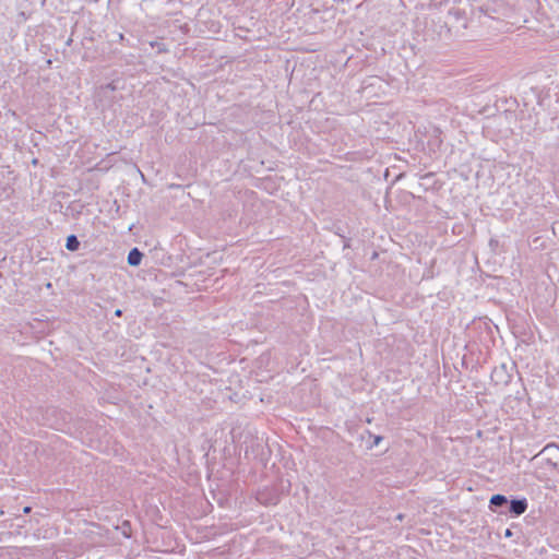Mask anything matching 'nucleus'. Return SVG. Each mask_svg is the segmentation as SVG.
I'll list each match as a JSON object with an SVG mask.
<instances>
[{"label":"nucleus","mask_w":559,"mask_h":559,"mask_svg":"<svg viewBox=\"0 0 559 559\" xmlns=\"http://www.w3.org/2000/svg\"><path fill=\"white\" fill-rule=\"evenodd\" d=\"M80 247V241L75 235H70L67 238L66 248L69 251H76Z\"/></svg>","instance_id":"obj_4"},{"label":"nucleus","mask_w":559,"mask_h":559,"mask_svg":"<svg viewBox=\"0 0 559 559\" xmlns=\"http://www.w3.org/2000/svg\"><path fill=\"white\" fill-rule=\"evenodd\" d=\"M31 511H32V508H31V507H28V506H27V507H24V509H23V512H24L25 514L31 513Z\"/></svg>","instance_id":"obj_9"},{"label":"nucleus","mask_w":559,"mask_h":559,"mask_svg":"<svg viewBox=\"0 0 559 559\" xmlns=\"http://www.w3.org/2000/svg\"><path fill=\"white\" fill-rule=\"evenodd\" d=\"M115 316H116V317H121V316H122V310L117 309V310L115 311Z\"/></svg>","instance_id":"obj_10"},{"label":"nucleus","mask_w":559,"mask_h":559,"mask_svg":"<svg viewBox=\"0 0 559 559\" xmlns=\"http://www.w3.org/2000/svg\"><path fill=\"white\" fill-rule=\"evenodd\" d=\"M507 513H511L512 515L519 516L523 514L527 509V501L525 498L522 499H513L508 503Z\"/></svg>","instance_id":"obj_1"},{"label":"nucleus","mask_w":559,"mask_h":559,"mask_svg":"<svg viewBox=\"0 0 559 559\" xmlns=\"http://www.w3.org/2000/svg\"><path fill=\"white\" fill-rule=\"evenodd\" d=\"M511 535H512L511 530H509V528H508V530L506 531V536H507V537H509V536H511Z\"/></svg>","instance_id":"obj_11"},{"label":"nucleus","mask_w":559,"mask_h":559,"mask_svg":"<svg viewBox=\"0 0 559 559\" xmlns=\"http://www.w3.org/2000/svg\"><path fill=\"white\" fill-rule=\"evenodd\" d=\"M509 500L503 495H493L490 499V509L495 512L507 513L503 508H508Z\"/></svg>","instance_id":"obj_2"},{"label":"nucleus","mask_w":559,"mask_h":559,"mask_svg":"<svg viewBox=\"0 0 559 559\" xmlns=\"http://www.w3.org/2000/svg\"><path fill=\"white\" fill-rule=\"evenodd\" d=\"M143 253L138 249L133 248L128 254V263L132 266H136L141 263Z\"/></svg>","instance_id":"obj_3"},{"label":"nucleus","mask_w":559,"mask_h":559,"mask_svg":"<svg viewBox=\"0 0 559 559\" xmlns=\"http://www.w3.org/2000/svg\"><path fill=\"white\" fill-rule=\"evenodd\" d=\"M506 373V370H504V366H501L500 368H495L492 373H491V378L493 379L495 377L497 378H502V376Z\"/></svg>","instance_id":"obj_6"},{"label":"nucleus","mask_w":559,"mask_h":559,"mask_svg":"<svg viewBox=\"0 0 559 559\" xmlns=\"http://www.w3.org/2000/svg\"><path fill=\"white\" fill-rule=\"evenodd\" d=\"M116 87L114 86L112 83L110 84H107L106 86L102 87V91L106 94L108 91H115Z\"/></svg>","instance_id":"obj_7"},{"label":"nucleus","mask_w":559,"mask_h":559,"mask_svg":"<svg viewBox=\"0 0 559 559\" xmlns=\"http://www.w3.org/2000/svg\"><path fill=\"white\" fill-rule=\"evenodd\" d=\"M544 452H549L554 456L559 455V447L555 444H548L543 449L542 453Z\"/></svg>","instance_id":"obj_5"},{"label":"nucleus","mask_w":559,"mask_h":559,"mask_svg":"<svg viewBox=\"0 0 559 559\" xmlns=\"http://www.w3.org/2000/svg\"><path fill=\"white\" fill-rule=\"evenodd\" d=\"M381 440H382V437H380V436H376V437H374V441H373V444H372V445H378V444H379V442H380Z\"/></svg>","instance_id":"obj_8"}]
</instances>
